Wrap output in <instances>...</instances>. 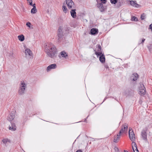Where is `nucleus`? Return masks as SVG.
Returning a JSON list of instances; mask_svg holds the SVG:
<instances>
[{"label":"nucleus","mask_w":152,"mask_h":152,"mask_svg":"<svg viewBox=\"0 0 152 152\" xmlns=\"http://www.w3.org/2000/svg\"><path fill=\"white\" fill-rule=\"evenodd\" d=\"M45 48L47 55L49 57L52 58L56 57L57 51L56 47L52 43H50L46 45Z\"/></svg>","instance_id":"1"},{"label":"nucleus","mask_w":152,"mask_h":152,"mask_svg":"<svg viewBox=\"0 0 152 152\" xmlns=\"http://www.w3.org/2000/svg\"><path fill=\"white\" fill-rule=\"evenodd\" d=\"M97 2V7L101 12H103L105 9V7L103 6V4H105L107 2V0H96Z\"/></svg>","instance_id":"2"},{"label":"nucleus","mask_w":152,"mask_h":152,"mask_svg":"<svg viewBox=\"0 0 152 152\" xmlns=\"http://www.w3.org/2000/svg\"><path fill=\"white\" fill-rule=\"evenodd\" d=\"M26 86V84L23 81H21V83L20 84L19 89L18 91V93L19 95H23L25 93Z\"/></svg>","instance_id":"3"},{"label":"nucleus","mask_w":152,"mask_h":152,"mask_svg":"<svg viewBox=\"0 0 152 152\" xmlns=\"http://www.w3.org/2000/svg\"><path fill=\"white\" fill-rule=\"evenodd\" d=\"M63 32L61 27H60L58 30L57 38L58 42H60L63 39Z\"/></svg>","instance_id":"4"},{"label":"nucleus","mask_w":152,"mask_h":152,"mask_svg":"<svg viewBox=\"0 0 152 152\" xmlns=\"http://www.w3.org/2000/svg\"><path fill=\"white\" fill-rule=\"evenodd\" d=\"M95 54L97 55V57L99 56V60L102 63H104L105 61V58L104 55L103 53H102V52H98L96 51L95 50Z\"/></svg>","instance_id":"5"},{"label":"nucleus","mask_w":152,"mask_h":152,"mask_svg":"<svg viewBox=\"0 0 152 152\" xmlns=\"http://www.w3.org/2000/svg\"><path fill=\"white\" fill-rule=\"evenodd\" d=\"M139 93L141 95H144L146 93V90L144 85L143 84H140L139 87Z\"/></svg>","instance_id":"6"},{"label":"nucleus","mask_w":152,"mask_h":152,"mask_svg":"<svg viewBox=\"0 0 152 152\" xmlns=\"http://www.w3.org/2000/svg\"><path fill=\"white\" fill-rule=\"evenodd\" d=\"M131 131V129H129V137L131 141H134L135 140V137L134 132L132 130Z\"/></svg>","instance_id":"7"},{"label":"nucleus","mask_w":152,"mask_h":152,"mask_svg":"<svg viewBox=\"0 0 152 152\" xmlns=\"http://www.w3.org/2000/svg\"><path fill=\"white\" fill-rule=\"evenodd\" d=\"M66 3L69 9H71L74 6V4L72 0H66Z\"/></svg>","instance_id":"8"},{"label":"nucleus","mask_w":152,"mask_h":152,"mask_svg":"<svg viewBox=\"0 0 152 152\" xmlns=\"http://www.w3.org/2000/svg\"><path fill=\"white\" fill-rule=\"evenodd\" d=\"M138 77V75L137 73H134L131 76L130 80L132 81H135L137 80Z\"/></svg>","instance_id":"9"},{"label":"nucleus","mask_w":152,"mask_h":152,"mask_svg":"<svg viewBox=\"0 0 152 152\" xmlns=\"http://www.w3.org/2000/svg\"><path fill=\"white\" fill-rule=\"evenodd\" d=\"M141 136L143 140H147V134L146 131L143 129L141 131Z\"/></svg>","instance_id":"10"},{"label":"nucleus","mask_w":152,"mask_h":152,"mask_svg":"<svg viewBox=\"0 0 152 152\" xmlns=\"http://www.w3.org/2000/svg\"><path fill=\"white\" fill-rule=\"evenodd\" d=\"M16 129V126L15 123H11V126H9V129L12 131H15Z\"/></svg>","instance_id":"11"},{"label":"nucleus","mask_w":152,"mask_h":152,"mask_svg":"<svg viewBox=\"0 0 152 152\" xmlns=\"http://www.w3.org/2000/svg\"><path fill=\"white\" fill-rule=\"evenodd\" d=\"M128 127V125L126 124H123L122 126V128L120 131L119 133L121 134V133L125 131L126 128L127 129Z\"/></svg>","instance_id":"12"},{"label":"nucleus","mask_w":152,"mask_h":152,"mask_svg":"<svg viewBox=\"0 0 152 152\" xmlns=\"http://www.w3.org/2000/svg\"><path fill=\"white\" fill-rule=\"evenodd\" d=\"M132 148L134 152H139L137 147V145L135 142H132Z\"/></svg>","instance_id":"13"},{"label":"nucleus","mask_w":152,"mask_h":152,"mask_svg":"<svg viewBox=\"0 0 152 152\" xmlns=\"http://www.w3.org/2000/svg\"><path fill=\"white\" fill-rule=\"evenodd\" d=\"M56 67V65L55 64H53L49 66L47 68V70L48 72L52 69H55Z\"/></svg>","instance_id":"14"},{"label":"nucleus","mask_w":152,"mask_h":152,"mask_svg":"<svg viewBox=\"0 0 152 152\" xmlns=\"http://www.w3.org/2000/svg\"><path fill=\"white\" fill-rule=\"evenodd\" d=\"M15 115L14 112H11L10 114L9 115L8 120L9 121H12L15 118Z\"/></svg>","instance_id":"15"},{"label":"nucleus","mask_w":152,"mask_h":152,"mask_svg":"<svg viewBox=\"0 0 152 152\" xmlns=\"http://www.w3.org/2000/svg\"><path fill=\"white\" fill-rule=\"evenodd\" d=\"M130 4L131 5L134 7H138L140 6L139 4L136 3V1H131Z\"/></svg>","instance_id":"16"},{"label":"nucleus","mask_w":152,"mask_h":152,"mask_svg":"<svg viewBox=\"0 0 152 152\" xmlns=\"http://www.w3.org/2000/svg\"><path fill=\"white\" fill-rule=\"evenodd\" d=\"M90 32L91 34L95 35L98 33V30L96 28H92Z\"/></svg>","instance_id":"17"},{"label":"nucleus","mask_w":152,"mask_h":152,"mask_svg":"<svg viewBox=\"0 0 152 152\" xmlns=\"http://www.w3.org/2000/svg\"><path fill=\"white\" fill-rule=\"evenodd\" d=\"M25 53L26 55H28L29 56H31L32 54V51L29 49H26L25 50Z\"/></svg>","instance_id":"18"},{"label":"nucleus","mask_w":152,"mask_h":152,"mask_svg":"<svg viewBox=\"0 0 152 152\" xmlns=\"http://www.w3.org/2000/svg\"><path fill=\"white\" fill-rule=\"evenodd\" d=\"M75 11V9L72 10L70 11L71 15L73 18H75L76 16V12Z\"/></svg>","instance_id":"19"},{"label":"nucleus","mask_w":152,"mask_h":152,"mask_svg":"<svg viewBox=\"0 0 152 152\" xmlns=\"http://www.w3.org/2000/svg\"><path fill=\"white\" fill-rule=\"evenodd\" d=\"M121 134H120L119 133V134H117V137H116L115 136H114V138L113 140V142L115 143H117L118 142V140L120 139L121 137Z\"/></svg>","instance_id":"20"},{"label":"nucleus","mask_w":152,"mask_h":152,"mask_svg":"<svg viewBox=\"0 0 152 152\" xmlns=\"http://www.w3.org/2000/svg\"><path fill=\"white\" fill-rule=\"evenodd\" d=\"M61 56L65 58H66L68 56L67 53L64 51H62L61 52Z\"/></svg>","instance_id":"21"},{"label":"nucleus","mask_w":152,"mask_h":152,"mask_svg":"<svg viewBox=\"0 0 152 152\" xmlns=\"http://www.w3.org/2000/svg\"><path fill=\"white\" fill-rule=\"evenodd\" d=\"M18 37L19 40L21 41H23L24 40V37L23 35L18 36Z\"/></svg>","instance_id":"22"},{"label":"nucleus","mask_w":152,"mask_h":152,"mask_svg":"<svg viewBox=\"0 0 152 152\" xmlns=\"http://www.w3.org/2000/svg\"><path fill=\"white\" fill-rule=\"evenodd\" d=\"M62 9L64 12L65 13H66V12L67 11V10L66 6H65V4L64 3L63 4V5L62 6Z\"/></svg>","instance_id":"23"},{"label":"nucleus","mask_w":152,"mask_h":152,"mask_svg":"<svg viewBox=\"0 0 152 152\" xmlns=\"http://www.w3.org/2000/svg\"><path fill=\"white\" fill-rule=\"evenodd\" d=\"M96 47L97 48V50L98 52H102L101 51V47L99 44L97 45Z\"/></svg>","instance_id":"24"},{"label":"nucleus","mask_w":152,"mask_h":152,"mask_svg":"<svg viewBox=\"0 0 152 152\" xmlns=\"http://www.w3.org/2000/svg\"><path fill=\"white\" fill-rule=\"evenodd\" d=\"M37 12V10L36 8H33L31 10V13L33 14Z\"/></svg>","instance_id":"25"},{"label":"nucleus","mask_w":152,"mask_h":152,"mask_svg":"<svg viewBox=\"0 0 152 152\" xmlns=\"http://www.w3.org/2000/svg\"><path fill=\"white\" fill-rule=\"evenodd\" d=\"M2 142L3 143L6 144L8 142H10V140L8 139H4L2 140Z\"/></svg>","instance_id":"26"},{"label":"nucleus","mask_w":152,"mask_h":152,"mask_svg":"<svg viewBox=\"0 0 152 152\" xmlns=\"http://www.w3.org/2000/svg\"><path fill=\"white\" fill-rule=\"evenodd\" d=\"M131 20L132 21H137L138 20V19L137 18L135 17L134 16H133Z\"/></svg>","instance_id":"27"},{"label":"nucleus","mask_w":152,"mask_h":152,"mask_svg":"<svg viewBox=\"0 0 152 152\" xmlns=\"http://www.w3.org/2000/svg\"><path fill=\"white\" fill-rule=\"evenodd\" d=\"M110 2L112 4H115L118 2V0H110Z\"/></svg>","instance_id":"28"},{"label":"nucleus","mask_w":152,"mask_h":152,"mask_svg":"<svg viewBox=\"0 0 152 152\" xmlns=\"http://www.w3.org/2000/svg\"><path fill=\"white\" fill-rule=\"evenodd\" d=\"M27 1L29 3V5L32 6V0H27Z\"/></svg>","instance_id":"29"},{"label":"nucleus","mask_w":152,"mask_h":152,"mask_svg":"<svg viewBox=\"0 0 152 152\" xmlns=\"http://www.w3.org/2000/svg\"><path fill=\"white\" fill-rule=\"evenodd\" d=\"M144 14L142 15L141 16V20H144L145 18V16L144 15Z\"/></svg>","instance_id":"30"},{"label":"nucleus","mask_w":152,"mask_h":152,"mask_svg":"<svg viewBox=\"0 0 152 152\" xmlns=\"http://www.w3.org/2000/svg\"><path fill=\"white\" fill-rule=\"evenodd\" d=\"M117 5V7H118L121 6V3L120 2H118Z\"/></svg>","instance_id":"31"},{"label":"nucleus","mask_w":152,"mask_h":152,"mask_svg":"<svg viewBox=\"0 0 152 152\" xmlns=\"http://www.w3.org/2000/svg\"><path fill=\"white\" fill-rule=\"evenodd\" d=\"M31 24V23L29 22H27L26 24V26L29 27H30V26Z\"/></svg>","instance_id":"32"},{"label":"nucleus","mask_w":152,"mask_h":152,"mask_svg":"<svg viewBox=\"0 0 152 152\" xmlns=\"http://www.w3.org/2000/svg\"><path fill=\"white\" fill-rule=\"evenodd\" d=\"M114 149L115 151L117 152H118L119 151L117 147H115L114 148Z\"/></svg>","instance_id":"33"},{"label":"nucleus","mask_w":152,"mask_h":152,"mask_svg":"<svg viewBox=\"0 0 152 152\" xmlns=\"http://www.w3.org/2000/svg\"><path fill=\"white\" fill-rule=\"evenodd\" d=\"M145 39L143 38L142 40V41L141 42V44H143V43L145 41Z\"/></svg>","instance_id":"34"},{"label":"nucleus","mask_w":152,"mask_h":152,"mask_svg":"<svg viewBox=\"0 0 152 152\" xmlns=\"http://www.w3.org/2000/svg\"><path fill=\"white\" fill-rule=\"evenodd\" d=\"M149 28L151 29V31H152V24L150 25L149 26Z\"/></svg>","instance_id":"35"},{"label":"nucleus","mask_w":152,"mask_h":152,"mask_svg":"<svg viewBox=\"0 0 152 152\" xmlns=\"http://www.w3.org/2000/svg\"><path fill=\"white\" fill-rule=\"evenodd\" d=\"M148 48L149 49V50H150V49H151V45H150V46H148Z\"/></svg>","instance_id":"36"},{"label":"nucleus","mask_w":152,"mask_h":152,"mask_svg":"<svg viewBox=\"0 0 152 152\" xmlns=\"http://www.w3.org/2000/svg\"><path fill=\"white\" fill-rule=\"evenodd\" d=\"M33 7V8L35 7V8H36V4H32V5Z\"/></svg>","instance_id":"37"},{"label":"nucleus","mask_w":152,"mask_h":152,"mask_svg":"<svg viewBox=\"0 0 152 152\" xmlns=\"http://www.w3.org/2000/svg\"><path fill=\"white\" fill-rule=\"evenodd\" d=\"M76 152H83L81 150H77Z\"/></svg>","instance_id":"38"},{"label":"nucleus","mask_w":152,"mask_h":152,"mask_svg":"<svg viewBox=\"0 0 152 152\" xmlns=\"http://www.w3.org/2000/svg\"><path fill=\"white\" fill-rule=\"evenodd\" d=\"M124 152H129L127 151H126V150H124Z\"/></svg>","instance_id":"39"}]
</instances>
